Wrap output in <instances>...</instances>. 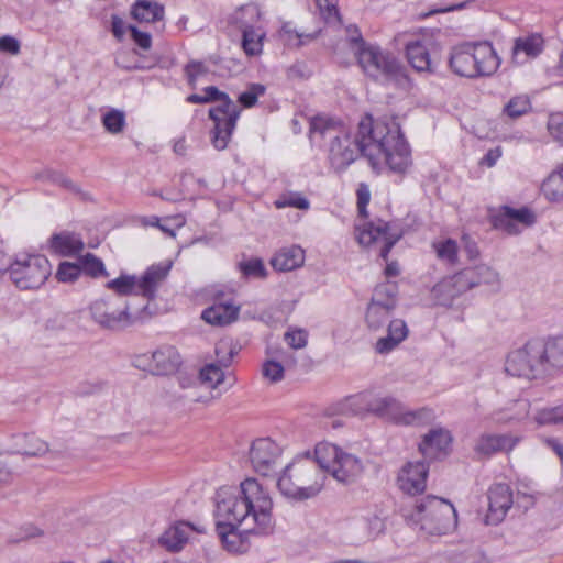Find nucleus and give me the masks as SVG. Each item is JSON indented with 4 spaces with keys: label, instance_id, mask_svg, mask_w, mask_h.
<instances>
[{
    "label": "nucleus",
    "instance_id": "obj_26",
    "mask_svg": "<svg viewBox=\"0 0 563 563\" xmlns=\"http://www.w3.org/2000/svg\"><path fill=\"white\" fill-rule=\"evenodd\" d=\"M180 363V355L174 346H161L152 353L153 371L157 375H167L175 372Z\"/></svg>",
    "mask_w": 563,
    "mask_h": 563
},
{
    "label": "nucleus",
    "instance_id": "obj_34",
    "mask_svg": "<svg viewBox=\"0 0 563 563\" xmlns=\"http://www.w3.org/2000/svg\"><path fill=\"white\" fill-rule=\"evenodd\" d=\"M397 285L393 283L379 284L375 287L369 303L383 306L386 310H394L397 305Z\"/></svg>",
    "mask_w": 563,
    "mask_h": 563
},
{
    "label": "nucleus",
    "instance_id": "obj_55",
    "mask_svg": "<svg viewBox=\"0 0 563 563\" xmlns=\"http://www.w3.org/2000/svg\"><path fill=\"white\" fill-rule=\"evenodd\" d=\"M207 73V67L201 62H190L185 66V74L189 84H194L196 79Z\"/></svg>",
    "mask_w": 563,
    "mask_h": 563
},
{
    "label": "nucleus",
    "instance_id": "obj_10",
    "mask_svg": "<svg viewBox=\"0 0 563 563\" xmlns=\"http://www.w3.org/2000/svg\"><path fill=\"white\" fill-rule=\"evenodd\" d=\"M542 340L532 339L523 346L510 352L505 363L506 372L516 377L533 379L547 375Z\"/></svg>",
    "mask_w": 563,
    "mask_h": 563
},
{
    "label": "nucleus",
    "instance_id": "obj_1",
    "mask_svg": "<svg viewBox=\"0 0 563 563\" xmlns=\"http://www.w3.org/2000/svg\"><path fill=\"white\" fill-rule=\"evenodd\" d=\"M312 139H329L328 159L335 173L344 172L361 155L373 168L383 162L390 170L406 173L411 165L409 144L395 119L374 120L364 115L352 136L340 122L325 117H316L310 122Z\"/></svg>",
    "mask_w": 563,
    "mask_h": 563
},
{
    "label": "nucleus",
    "instance_id": "obj_40",
    "mask_svg": "<svg viewBox=\"0 0 563 563\" xmlns=\"http://www.w3.org/2000/svg\"><path fill=\"white\" fill-rule=\"evenodd\" d=\"M432 247L437 257L449 264L455 265L457 263V243L452 239L440 240L432 243Z\"/></svg>",
    "mask_w": 563,
    "mask_h": 563
},
{
    "label": "nucleus",
    "instance_id": "obj_15",
    "mask_svg": "<svg viewBox=\"0 0 563 563\" xmlns=\"http://www.w3.org/2000/svg\"><path fill=\"white\" fill-rule=\"evenodd\" d=\"M280 455V446L269 438L256 439L250 448V462L254 471L262 476L275 472Z\"/></svg>",
    "mask_w": 563,
    "mask_h": 563
},
{
    "label": "nucleus",
    "instance_id": "obj_35",
    "mask_svg": "<svg viewBox=\"0 0 563 563\" xmlns=\"http://www.w3.org/2000/svg\"><path fill=\"white\" fill-rule=\"evenodd\" d=\"M265 37V33L255 29L251 25H247L243 29L242 34V48L249 56H257L263 51V40Z\"/></svg>",
    "mask_w": 563,
    "mask_h": 563
},
{
    "label": "nucleus",
    "instance_id": "obj_53",
    "mask_svg": "<svg viewBox=\"0 0 563 563\" xmlns=\"http://www.w3.org/2000/svg\"><path fill=\"white\" fill-rule=\"evenodd\" d=\"M550 134L563 144V114H552L548 122Z\"/></svg>",
    "mask_w": 563,
    "mask_h": 563
},
{
    "label": "nucleus",
    "instance_id": "obj_19",
    "mask_svg": "<svg viewBox=\"0 0 563 563\" xmlns=\"http://www.w3.org/2000/svg\"><path fill=\"white\" fill-rule=\"evenodd\" d=\"M453 437L450 430L437 427L426 433L419 444L424 457L438 459L449 454Z\"/></svg>",
    "mask_w": 563,
    "mask_h": 563
},
{
    "label": "nucleus",
    "instance_id": "obj_21",
    "mask_svg": "<svg viewBox=\"0 0 563 563\" xmlns=\"http://www.w3.org/2000/svg\"><path fill=\"white\" fill-rule=\"evenodd\" d=\"M519 441V437L510 433H484L476 440L474 451L479 455L489 456L497 452L512 450Z\"/></svg>",
    "mask_w": 563,
    "mask_h": 563
},
{
    "label": "nucleus",
    "instance_id": "obj_57",
    "mask_svg": "<svg viewBox=\"0 0 563 563\" xmlns=\"http://www.w3.org/2000/svg\"><path fill=\"white\" fill-rule=\"evenodd\" d=\"M125 30L128 27H125L124 21L119 15L113 14L111 16V32L119 42L123 40Z\"/></svg>",
    "mask_w": 563,
    "mask_h": 563
},
{
    "label": "nucleus",
    "instance_id": "obj_12",
    "mask_svg": "<svg viewBox=\"0 0 563 563\" xmlns=\"http://www.w3.org/2000/svg\"><path fill=\"white\" fill-rule=\"evenodd\" d=\"M393 310H386L377 303H369L366 311V323L372 331H378L388 323L387 335L377 340L375 350L379 354H387L398 346L408 335L404 320H390Z\"/></svg>",
    "mask_w": 563,
    "mask_h": 563
},
{
    "label": "nucleus",
    "instance_id": "obj_54",
    "mask_svg": "<svg viewBox=\"0 0 563 563\" xmlns=\"http://www.w3.org/2000/svg\"><path fill=\"white\" fill-rule=\"evenodd\" d=\"M356 195H357L358 213L361 217L366 218L367 217L366 207L371 200V192H369L368 186L365 184H360Z\"/></svg>",
    "mask_w": 563,
    "mask_h": 563
},
{
    "label": "nucleus",
    "instance_id": "obj_37",
    "mask_svg": "<svg viewBox=\"0 0 563 563\" xmlns=\"http://www.w3.org/2000/svg\"><path fill=\"white\" fill-rule=\"evenodd\" d=\"M106 287L119 296L137 294V277L135 275L121 274L119 277L108 282Z\"/></svg>",
    "mask_w": 563,
    "mask_h": 563
},
{
    "label": "nucleus",
    "instance_id": "obj_64",
    "mask_svg": "<svg viewBox=\"0 0 563 563\" xmlns=\"http://www.w3.org/2000/svg\"><path fill=\"white\" fill-rule=\"evenodd\" d=\"M289 78H296V77H302V65L301 64H295L290 66L287 70Z\"/></svg>",
    "mask_w": 563,
    "mask_h": 563
},
{
    "label": "nucleus",
    "instance_id": "obj_46",
    "mask_svg": "<svg viewBox=\"0 0 563 563\" xmlns=\"http://www.w3.org/2000/svg\"><path fill=\"white\" fill-rule=\"evenodd\" d=\"M79 263L62 262L55 277L60 283H74L80 276Z\"/></svg>",
    "mask_w": 563,
    "mask_h": 563
},
{
    "label": "nucleus",
    "instance_id": "obj_38",
    "mask_svg": "<svg viewBox=\"0 0 563 563\" xmlns=\"http://www.w3.org/2000/svg\"><path fill=\"white\" fill-rule=\"evenodd\" d=\"M80 266V273L84 272L86 275L92 278L107 277L108 272L104 267L103 262L92 253H87L78 257Z\"/></svg>",
    "mask_w": 563,
    "mask_h": 563
},
{
    "label": "nucleus",
    "instance_id": "obj_39",
    "mask_svg": "<svg viewBox=\"0 0 563 563\" xmlns=\"http://www.w3.org/2000/svg\"><path fill=\"white\" fill-rule=\"evenodd\" d=\"M541 190L550 201H563V172L551 174L542 184Z\"/></svg>",
    "mask_w": 563,
    "mask_h": 563
},
{
    "label": "nucleus",
    "instance_id": "obj_30",
    "mask_svg": "<svg viewBox=\"0 0 563 563\" xmlns=\"http://www.w3.org/2000/svg\"><path fill=\"white\" fill-rule=\"evenodd\" d=\"M51 247L57 254L63 256H71L81 252L85 247V244L78 235L68 232H62L54 234L51 238Z\"/></svg>",
    "mask_w": 563,
    "mask_h": 563
},
{
    "label": "nucleus",
    "instance_id": "obj_7",
    "mask_svg": "<svg viewBox=\"0 0 563 563\" xmlns=\"http://www.w3.org/2000/svg\"><path fill=\"white\" fill-rule=\"evenodd\" d=\"M314 455L323 467L324 474H331L340 483H353L364 471V464L360 457L332 443L317 444Z\"/></svg>",
    "mask_w": 563,
    "mask_h": 563
},
{
    "label": "nucleus",
    "instance_id": "obj_29",
    "mask_svg": "<svg viewBox=\"0 0 563 563\" xmlns=\"http://www.w3.org/2000/svg\"><path fill=\"white\" fill-rule=\"evenodd\" d=\"M542 350L547 374L563 368V335L542 340Z\"/></svg>",
    "mask_w": 563,
    "mask_h": 563
},
{
    "label": "nucleus",
    "instance_id": "obj_61",
    "mask_svg": "<svg viewBox=\"0 0 563 563\" xmlns=\"http://www.w3.org/2000/svg\"><path fill=\"white\" fill-rule=\"evenodd\" d=\"M544 443L550 449H552L558 454L560 460L563 462V444H561L558 440L551 438L544 439Z\"/></svg>",
    "mask_w": 563,
    "mask_h": 563
},
{
    "label": "nucleus",
    "instance_id": "obj_49",
    "mask_svg": "<svg viewBox=\"0 0 563 563\" xmlns=\"http://www.w3.org/2000/svg\"><path fill=\"white\" fill-rule=\"evenodd\" d=\"M263 375L272 383H277L284 377V367L280 363L275 361H266L263 364Z\"/></svg>",
    "mask_w": 563,
    "mask_h": 563
},
{
    "label": "nucleus",
    "instance_id": "obj_52",
    "mask_svg": "<svg viewBox=\"0 0 563 563\" xmlns=\"http://www.w3.org/2000/svg\"><path fill=\"white\" fill-rule=\"evenodd\" d=\"M128 30L131 33L132 40L134 43L142 49L147 51L152 46V36L147 32L140 31L134 25H129Z\"/></svg>",
    "mask_w": 563,
    "mask_h": 563
},
{
    "label": "nucleus",
    "instance_id": "obj_6",
    "mask_svg": "<svg viewBox=\"0 0 563 563\" xmlns=\"http://www.w3.org/2000/svg\"><path fill=\"white\" fill-rule=\"evenodd\" d=\"M206 103L219 101L220 103L209 110V118L214 122L211 142L216 150L227 148L236 121L241 114L240 107L230 97L214 86L203 89Z\"/></svg>",
    "mask_w": 563,
    "mask_h": 563
},
{
    "label": "nucleus",
    "instance_id": "obj_59",
    "mask_svg": "<svg viewBox=\"0 0 563 563\" xmlns=\"http://www.w3.org/2000/svg\"><path fill=\"white\" fill-rule=\"evenodd\" d=\"M324 9L328 21L340 20L339 9L334 0H324Z\"/></svg>",
    "mask_w": 563,
    "mask_h": 563
},
{
    "label": "nucleus",
    "instance_id": "obj_16",
    "mask_svg": "<svg viewBox=\"0 0 563 563\" xmlns=\"http://www.w3.org/2000/svg\"><path fill=\"white\" fill-rule=\"evenodd\" d=\"M534 222L536 214L527 207L515 209L508 206H503L499 212L494 217V225L511 235L520 233L518 224L530 227Z\"/></svg>",
    "mask_w": 563,
    "mask_h": 563
},
{
    "label": "nucleus",
    "instance_id": "obj_3",
    "mask_svg": "<svg viewBox=\"0 0 563 563\" xmlns=\"http://www.w3.org/2000/svg\"><path fill=\"white\" fill-rule=\"evenodd\" d=\"M325 475L317 456H298L289 463L277 481L280 493L296 500L317 496L323 488Z\"/></svg>",
    "mask_w": 563,
    "mask_h": 563
},
{
    "label": "nucleus",
    "instance_id": "obj_60",
    "mask_svg": "<svg viewBox=\"0 0 563 563\" xmlns=\"http://www.w3.org/2000/svg\"><path fill=\"white\" fill-rule=\"evenodd\" d=\"M13 260L7 255L4 252L0 251V274L9 273L11 277Z\"/></svg>",
    "mask_w": 563,
    "mask_h": 563
},
{
    "label": "nucleus",
    "instance_id": "obj_14",
    "mask_svg": "<svg viewBox=\"0 0 563 563\" xmlns=\"http://www.w3.org/2000/svg\"><path fill=\"white\" fill-rule=\"evenodd\" d=\"M358 242L362 245L371 246L382 243L379 256L387 260L393 246L400 240L402 233L391 223L378 220L377 222H365L356 227Z\"/></svg>",
    "mask_w": 563,
    "mask_h": 563
},
{
    "label": "nucleus",
    "instance_id": "obj_25",
    "mask_svg": "<svg viewBox=\"0 0 563 563\" xmlns=\"http://www.w3.org/2000/svg\"><path fill=\"white\" fill-rule=\"evenodd\" d=\"M305 263V251L298 245L280 249L271 260V265L278 272H290Z\"/></svg>",
    "mask_w": 563,
    "mask_h": 563
},
{
    "label": "nucleus",
    "instance_id": "obj_13",
    "mask_svg": "<svg viewBox=\"0 0 563 563\" xmlns=\"http://www.w3.org/2000/svg\"><path fill=\"white\" fill-rule=\"evenodd\" d=\"M92 320L102 329L120 331L133 325L139 319V313L131 312L130 305H118L113 298H102L92 301L89 306Z\"/></svg>",
    "mask_w": 563,
    "mask_h": 563
},
{
    "label": "nucleus",
    "instance_id": "obj_62",
    "mask_svg": "<svg viewBox=\"0 0 563 563\" xmlns=\"http://www.w3.org/2000/svg\"><path fill=\"white\" fill-rule=\"evenodd\" d=\"M347 32H349V35H350V41L354 44L357 45V47L355 48V51L358 48V47H362V43H365L362 38V34L361 32L358 31L357 27H349L347 29Z\"/></svg>",
    "mask_w": 563,
    "mask_h": 563
},
{
    "label": "nucleus",
    "instance_id": "obj_48",
    "mask_svg": "<svg viewBox=\"0 0 563 563\" xmlns=\"http://www.w3.org/2000/svg\"><path fill=\"white\" fill-rule=\"evenodd\" d=\"M266 87L262 84H251L247 89L239 96V102L245 107L251 108L255 106L258 97L263 96Z\"/></svg>",
    "mask_w": 563,
    "mask_h": 563
},
{
    "label": "nucleus",
    "instance_id": "obj_20",
    "mask_svg": "<svg viewBox=\"0 0 563 563\" xmlns=\"http://www.w3.org/2000/svg\"><path fill=\"white\" fill-rule=\"evenodd\" d=\"M172 263L150 266L141 277H137V294L152 301L156 298L158 288L167 278Z\"/></svg>",
    "mask_w": 563,
    "mask_h": 563
},
{
    "label": "nucleus",
    "instance_id": "obj_36",
    "mask_svg": "<svg viewBox=\"0 0 563 563\" xmlns=\"http://www.w3.org/2000/svg\"><path fill=\"white\" fill-rule=\"evenodd\" d=\"M543 48V38L539 34H532L519 37L515 41L512 48L514 57L517 58L520 53H525L527 57L538 56Z\"/></svg>",
    "mask_w": 563,
    "mask_h": 563
},
{
    "label": "nucleus",
    "instance_id": "obj_47",
    "mask_svg": "<svg viewBox=\"0 0 563 563\" xmlns=\"http://www.w3.org/2000/svg\"><path fill=\"white\" fill-rule=\"evenodd\" d=\"M241 273L245 277L264 278L266 276V268L260 258H251L239 264Z\"/></svg>",
    "mask_w": 563,
    "mask_h": 563
},
{
    "label": "nucleus",
    "instance_id": "obj_23",
    "mask_svg": "<svg viewBox=\"0 0 563 563\" xmlns=\"http://www.w3.org/2000/svg\"><path fill=\"white\" fill-rule=\"evenodd\" d=\"M530 404L526 399L515 400L507 407L494 410L488 419L496 424H512L528 417Z\"/></svg>",
    "mask_w": 563,
    "mask_h": 563
},
{
    "label": "nucleus",
    "instance_id": "obj_45",
    "mask_svg": "<svg viewBox=\"0 0 563 563\" xmlns=\"http://www.w3.org/2000/svg\"><path fill=\"white\" fill-rule=\"evenodd\" d=\"M224 379V373L220 366L208 364L200 369L199 380L209 384L212 388L220 385Z\"/></svg>",
    "mask_w": 563,
    "mask_h": 563
},
{
    "label": "nucleus",
    "instance_id": "obj_63",
    "mask_svg": "<svg viewBox=\"0 0 563 563\" xmlns=\"http://www.w3.org/2000/svg\"><path fill=\"white\" fill-rule=\"evenodd\" d=\"M12 473L9 467L0 461V485L8 483L11 479Z\"/></svg>",
    "mask_w": 563,
    "mask_h": 563
},
{
    "label": "nucleus",
    "instance_id": "obj_2",
    "mask_svg": "<svg viewBox=\"0 0 563 563\" xmlns=\"http://www.w3.org/2000/svg\"><path fill=\"white\" fill-rule=\"evenodd\" d=\"M214 499L217 532L227 551L246 552L250 534L273 531V499L257 479L249 477L238 487H220Z\"/></svg>",
    "mask_w": 563,
    "mask_h": 563
},
{
    "label": "nucleus",
    "instance_id": "obj_44",
    "mask_svg": "<svg viewBox=\"0 0 563 563\" xmlns=\"http://www.w3.org/2000/svg\"><path fill=\"white\" fill-rule=\"evenodd\" d=\"M534 419L540 426L561 423L563 422V405L541 409L537 412Z\"/></svg>",
    "mask_w": 563,
    "mask_h": 563
},
{
    "label": "nucleus",
    "instance_id": "obj_42",
    "mask_svg": "<svg viewBox=\"0 0 563 563\" xmlns=\"http://www.w3.org/2000/svg\"><path fill=\"white\" fill-rule=\"evenodd\" d=\"M102 124L111 134H119L125 126V113L118 109H111L102 115Z\"/></svg>",
    "mask_w": 563,
    "mask_h": 563
},
{
    "label": "nucleus",
    "instance_id": "obj_50",
    "mask_svg": "<svg viewBox=\"0 0 563 563\" xmlns=\"http://www.w3.org/2000/svg\"><path fill=\"white\" fill-rule=\"evenodd\" d=\"M473 271L476 272L475 280L476 286L481 284H495L498 283V274L490 267L486 265H479L477 267H474Z\"/></svg>",
    "mask_w": 563,
    "mask_h": 563
},
{
    "label": "nucleus",
    "instance_id": "obj_43",
    "mask_svg": "<svg viewBox=\"0 0 563 563\" xmlns=\"http://www.w3.org/2000/svg\"><path fill=\"white\" fill-rule=\"evenodd\" d=\"M277 209L292 207L300 210H308L310 208L309 200L299 192L289 191L282 195L275 202Z\"/></svg>",
    "mask_w": 563,
    "mask_h": 563
},
{
    "label": "nucleus",
    "instance_id": "obj_32",
    "mask_svg": "<svg viewBox=\"0 0 563 563\" xmlns=\"http://www.w3.org/2000/svg\"><path fill=\"white\" fill-rule=\"evenodd\" d=\"M33 179L37 181H46L54 185H57L65 190L75 194V195H81L80 187L74 183L70 178H68L66 175L58 170H54L51 168H45L40 172H36L33 174Z\"/></svg>",
    "mask_w": 563,
    "mask_h": 563
},
{
    "label": "nucleus",
    "instance_id": "obj_31",
    "mask_svg": "<svg viewBox=\"0 0 563 563\" xmlns=\"http://www.w3.org/2000/svg\"><path fill=\"white\" fill-rule=\"evenodd\" d=\"M189 529L190 526L184 522L170 527L162 534L159 542L168 551L177 552L187 542Z\"/></svg>",
    "mask_w": 563,
    "mask_h": 563
},
{
    "label": "nucleus",
    "instance_id": "obj_27",
    "mask_svg": "<svg viewBox=\"0 0 563 563\" xmlns=\"http://www.w3.org/2000/svg\"><path fill=\"white\" fill-rule=\"evenodd\" d=\"M164 15V7L153 0H136L131 7V16L139 23L159 22Z\"/></svg>",
    "mask_w": 563,
    "mask_h": 563
},
{
    "label": "nucleus",
    "instance_id": "obj_28",
    "mask_svg": "<svg viewBox=\"0 0 563 563\" xmlns=\"http://www.w3.org/2000/svg\"><path fill=\"white\" fill-rule=\"evenodd\" d=\"M408 63L418 73H432V62L426 45L421 41H411L406 44Z\"/></svg>",
    "mask_w": 563,
    "mask_h": 563
},
{
    "label": "nucleus",
    "instance_id": "obj_11",
    "mask_svg": "<svg viewBox=\"0 0 563 563\" xmlns=\"http://www.w3.org/2000/svg\"><path fill=\"white\" fill-rule=\"evenodd\" d=\"M367 406L368 410L376 416L401 426L429 424L435 418L430 408L408 410L400 401L389 396L374 398Z\"/></svg>",
    "mask_w": 563,
    "mask_h": 563
},
{
    "label": "nucleus",
    "instance_id": "obj_58",
    "mask_svg": "<svg viewBox=\"0 0 563 563\" xmlns=\"http://www.w3.org/2000/svg\"><path fill=\"white\" fill-rule=\"evenodd\" d=\"M500 156L501 150L499 147L492 148L482 158L481 164L493 167Z\"/></svg>",
    "mask_w": 563,
    "mask_h": 563
},
{
    "label": "nucleus",
    "instance_id": "obj_4",
    "mask_svg": "<svg viewBox=\"0 0 563 563\" xmlns=\"http://www.w3.org/2000/svg\"><path fill=\"white\" fill-rule=\"evenodd\" d=\"M404 518L430 536H442L452 532L457 526L454 506L437 496H427L416 500L413 505L402 508Z\"/></svg>",
    "mask_w": 563,
    "mask_h": 563
},
{
    "label": "nucleus",
    "instance_id": "obj_18",
    "mask_svg": "<svg viewBox=\"0 0 563 563\" xmlns=\"http://www.w3.org/2000/svg\"><path fill=\"white\" fill-rule=\"evenodd\" d=\"M428 472L424 461L408 462L398 475L399 488L410 496L422 493L426 489Z\"/></svg>",
    "mask_w": 563,
    "mask_h": 563
},
{
    "label": "nucleus",
    "instance_id": "obj_22",
    "mask_svg": "<svg viewBox=\"0 0 563 563\" xmlns=\"http://www.w3.org/2000/svg\"><path fill=\"white\" fill-rule=\"evenodd\" d=\"M11 442V449L16 454L40 457L49 451L48 443L34 433L13 434Z\"/></svg>",
    "mask_w": 563,
    "mask_h": 563
},
{
    "label": "nucleus",
    "instance_id": "obj_8",
    "mask_svg": "<svg viewBox=\"0 0 563 563\" xmlns=\"http://www.w3.org/2000/svg\"><path fill=\"white\" fill-rule=\"evenodd\" d=\"M355 55L364 73L374 79L399 80L405 77V68L399 60L379 46L362 43Z\"/></svg>",
    "mask_w": 563,
    "mask_h": 563
},
{
    "label": "nucleus",
    "instance_id": "obj_41",
    "mask_svg": "<svg viewBox=\"0 0 563 563\" xmlns=\"http://www.w3.org/2000/svg\"><path fill=\"white\" fill-rule=\"evenodd\" d=\"M532 109L531 100L527 95L512 97L504 107V114L510 119H518Z\"/></svg>",
    "mask_w": 563,
    "mask_h": 563
},
{
    "label": "nucleus",
    "instance_id": "obj_33",
    "mask_svg": "<svg viewBox=\"0 0 563 563\" xmlns=\"http://www.w3.org/2000/svg\"><path fill=\"white\" fill-rule=\"evenodd\" d=\"M475 275L476 272L473 271V268H465L455 274L452 278L434 286L433 292L437 294L442 291L449 286H454L456 288V294L464 292L476 286Z\"/></svg>",
    "mask_w": 563,
    "mask_h": 563
},
{
    "label": "nucleus",
    "instance_id": "obj_56",
    "mask_svg": "<svg viewBox=\"0 0 563 563\" xmlns=\"http://www.w3.org/2000/svg\"><path fill=\"white\" fill-rule=\"evenodd\" d=\"M21 45L20 42L10 35H4L0 37V51L11 54L18 55L20 53Z\"/></svg>",
    "mask_w": 563,
    "mask_h": 563
},
{
    "label": "nucleus",
    "instance_id": "obj_9",
    "mask_svg": "<svg viewBox=\"0 0 563 563\" xmlns=\"http://www.w3.org/2000/svg\"><path fill=\"white\" fill-rule=\"evenodd\" d=\"M51 274L52 266L46 256L23 253L14 257L10 279L21 290H35Z\"/></svg>",
    "mask_w": 563,
    "mask_h": 563
},
{
    "label": "nucleus",
    "instance_id": "obj_17",
    "mask_svg": "<svg viewBox=\"0 0 563 563\" xmlns=\"http://www.w3.org/2000/svg\"><path fill=\"white\" fill-rule=\"evenodd\" d=\"M512 492L509 485L498 483L488 490V512L486 521L492 525L501 522L512 506Z\"/></svg>",
    "mask_w": 563,
    "mask_h": 563
},
{
    "label": "nucleus",
    "instance_id": "obj_24",
    "mask_svg": "<svg viewBox=\"0 0 563 563\" xmlns=\"http://www.w3.org/2000/svg\"><path fill=\"white\" fill-rule=\"evenodd\" d=\"M240 307L231 302L213 303L202 311L201 318L211 325L223 327L238 319Z\"/></svg>",
    "mask_w": 563,
    "mask_h": 563
},
{
    "label": "nucleus",
    "instance_id": "obj_51",
    "mask_svg": "<svg viewBox=\"0 0 563 563\" xmlns=\"http://www.w3.org/2000/svg\"><path fill=\"white\" fill-rule=\"evenodd\" d=\"M286 343L295 350L303 349L307 345V333L303 330H290L284 335Z\"/></svg>",
    "mask_w": 563,
    "mask_h": 563
},
{
    "label": "nucleus",
    "instance_id": "obj_5",
    "mask_svg": "<svg viewBox=\"0 0 563 563\" xmlns=\"http://www.w3.org/2000/svg\"><path fill=\"white\" fill-rule=\"evenodd\" d=\"M500 59L489 42L463 43L454 46L449 56V67L465 78L490 76L497 71Z\"/></svg>",
    "mask_w": 563,
    "mask_h": 563
}]
</instances>
